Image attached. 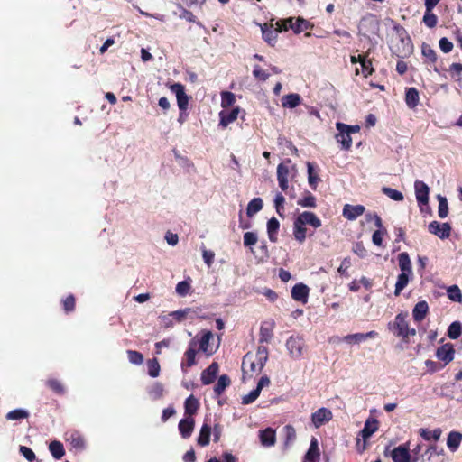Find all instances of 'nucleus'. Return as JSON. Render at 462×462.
Segmentation results:
<instances>
[{"mask_svg":"<svg viewBox=\"0 0 462 462\" xmlns=\"http://www.w3.org/2000/svg\"><path fill=\"white\" fill-rule=\"evenodd\" d=\"M421 52L429 62L435 63L437 61V53L429 44H422Z\"/></svg>","mask_w":462,"mask_h":462,"instance_id":"50","label":"nucleus"},{"mask_svg":"<svg viewBox=\"0 0 462 462\" xmlns=\"http://www.w3.org/2000/svg\"><path fill=\"white\" fill-rule=\"evenodd\" d=\"M286 348L292 358H300L305 348L303 337L300 336H291L286 341Z\"/></svg>","mask_w":462,"mask_h":462,"instance_id":"8","label":"nucleus"},{"mask_svg":"<svg viewBox=\"0 0 462 462\" xmlns=\"http://www.w3.org/2000/svg\"><path fill=\"white\" fill-rule=\"evenodd\" d=\"M127 356L129 361L134 365H141L143 362V356L135 350H127Z\"/></svg>","mask_w":462,"mask_h":462,"instance_id":"58","label":"nucleus"},{"mask_svg":"<svg viewBox=\"0 0 462 462\" xmlns=\"http://www.w3.org/2000/svg\"><path fill=\"white\" fill-rule=\"evenodd\" d=\"M378 430V421L374 419L372 421L366 420L360 434L364 439L370 438Z\"/></svg>","mask_w":462,"mask_h":462,"instance_id":"41","label":"nucleus"},{"mask_svg":"<svg viewBox=\"0 0 462 462\" xmlns=\"http://www.w3.org/2000/svg\"><path fill=\"white\" fill-rule=\"evenodd\" d=\"M198 342L195 338L191 339L189 344V348L186 350L184 356L185 360L181 363V368L191 367L196 365V354L198 352Z\"/></svg>","mask_w":462,"mask_h":462,"instance_id":"11","label":"nucleus"},{"mask_svg":"<svg viewBox=\"0 0 462 462\" xmlns=\"http://www.w3.org/2000/svg\"><path fill=\"white\" fill-rule=\"evenodd\" d=\"M448 298L454 302H462L461 290L457 285H451L447 289Z\"/></svg>","mask_w":462,"mask_h":462,"instance_id":"45","label":"nucleus"},{"mask_svg":"<svg viewBox=\"0 0 462 462\" xmlns=\"http://www.w3.org/2000/svg\"><path fill=\"white\" fill-rule=\"evenodd\" d=\"M336 128L338 131L335 135L337 142L341 144L342 150L349 151L352 147L351 134L359 133L360 126L357 125H348L342 122H337Z\"/></svg>","mask_w":462,"mask_h":462,"instance_id":"4","label":"nucleus"},{"mask_svg":"<svg viewBox=\"0 0 462 462\" xmlns=\"http://www.w3.org/2000/svg\"><path fill=\"white\" fill-rule=\"evenodd\" d=\"M211 435V427L204 423L199 430V434L197 439L198 445L206 447L209 444Z\"/></svg>","mask_w":462,"mask_h":462,"instance_id":"33","label":"nucleus"},{"mask_svg":"<svg viewBox=\"0 0 462 462\" xmlns=\"http://www.w3.org/2000/svg\"><path fill=\"white\" fill-rule=\"evenodd\" d=\"M378 337V333L374 330H371L367 333H356L350 334L344 337V341L346 343H360L368 338H375Z\"/></svg>","mask_w":462,"mask_h":462,"instance_id":"29","label":"nucleus"},{"mask_svg":"<svg viewBox=\"0 0 462 462\" xmlns=\"http://www.w3.org/2000/svg\"><path fill=\"white\" fill-rule=\"evenodd\" d=\"M358 30L360 34L369 38L370 34H376L379 31V22L374 15L369 14L360 20Z\"/></svg>","mask_w":462,"mask_h":462,"instance_id":"7","label":"nucleus"},{"mask_svg":"<svg viewBox=\"0 0 462 462\" xmlns=\"http://www.w3.org/2000/svg\"><path fill=\"white\" fill-rule=\"evenodd\" d=\"M258 237L255 232H246L244 234L243 242L245 246H252L257 243Z\"/></svg>","mask_w":462,"mask_h":462,"instance_id":"59","label":"nucleus"},{"mask_svg":"<svg viewBox=\"0 0 462 462\" xmlns=\"http://www.w3.org/2000/svg\"><path fill=\"white\" fill-rule=\"evenodd\" d=\"M332 412L326 408H319L311 415V420L316 428L320 427L325 422L330 420Z\"/></svg>","mask_w":462,"mask_h":462,"instance_id":"18","label":"nucleus"},{"mask_svg":"<svg viewBox=\"0 0 462 462\" xmlns=\"http://www.w3.org/2000/svg\"><path fill=\"white\" fill-rule=\"evenodd\" d=\"M420 102L419 91L416 88H407L405 90V103L411 109H414Z\"/></svg>","mask_w":462,"mask_h":462,"instance_id":"26","label":"nucleus"},{"mask_svg":"<svg viewBox=\"0 0 462 462\" xmlns=\"http://www.w3.org/2000/svg\"><path fill=\"white\" fill-rule=\"evenodd\" d=\"M29 417V412L22 410V409H15L11 411H9L5 418L9 420H17L22 419H27Z\"/></svg>","mask_w":462,"mask_h":462,"instance_id":"51","label":"nucleus"},{"mask_svg":"<svg viewBox=\"0 0 462 462\" xmlns=\"http://www.w3.org/2000/svg\"><path fill=\"white\" fill-rule=\"evenodd\" d=\"M411 277H412L411 273H401L398 275L394 290L395 296H399L401 294L402 290L408 285Z\"/></svg>","mask_w":462,"mask_h":462,"instance_id":"37","label":"nucleus"},{"mask_svg":"<svg viewBox=\"0 0 462 462\" xmlns=\"http://www.w3.org/2000/svg\"><path fill=\"white\" fill-rule=\"evenodd\" d=\"M253 75L255 79L261 81H265L270 77V74L263 69L259 65H255L254 67Z\"/></svg>","mask_w":462,"mask_h":462,"instance_id":"60","label":"nucleus"},{"mask_svg":"<svg viewBox=\"0 0 462 462\" xmlns=\"http://www.w3.org/2000/svg\"><path fill=\"white\" fill-rule=\"evenodd\" d=\"M190 289H191L190 282L187 280L180 282L176 285V292L181 297L188 295Z\"/></svg>","mask_w":462,"mask_h":462,"instance_id":"55","label":"nucleus"},{"mask_svg":"<svg viewBox=\"0 0 462 462\" xmlns=\"http://www.w3.org/2000/svg\"><path fill=\"white\" fill-rule=\"evenodd\" d=\"M236 102V96L229 91L221 92V106L225 109L232 106Z\"/></svg>","mask_w":462,"mask_h":462,"instance_id":"48","label":"nucleus"},{"mask_svg":"<svg viewBox=\"0 0 462 462\" xmlns=\"http://www.w3.org/2000/svg\"><path fill=\"white\" fill-rule=\"evenodd\" d=\"M319 443L316 438H312L309 449L304 457L303 462H319Z\"/></svg>","mask_w":462,"mask_h":462,"instance_id":"22","label":"nucleus"},{"mask_svg":"<svg viewBox=\"0 0 462 462\" xmlns=\"http://www.w3.org/2000/svg\"><path fill=\"white\" fill-rule=\"evenodd\" d=\"M310 289L303 283H297L291 289V297L294 300L307 303Z\"/></svg>","mask_w":462,"mask_h":462,"instance_id":"16","label":"nucleus"},{"mask_svg":"<svg viewBox=\"0 0 462 462\" xmlns=\"http://www.w3.org/2000/svg\"><path fill=\"white\" fill-rule=\"evenodd\" d=\"M306 225L319 228L322 224L321 220L313 212L304 211L300 213L293 221V236L300 244L306 240Z\"/></svg>","mask_w":462,"mask_h":462,"instance_id":"2","label":"nucleus"},{"mask_svg":"<svg viewBox=\"0 0 462 462\" xmlns=\"http://www.w3.org/2000/svg\"><path fill=\"white\" fill-rule=\"evenodd\" d=\"M19 452L29 461V462H35L36 456L32 448L26 447V446H20Z\"/></svg>","mask_w":462,"mask_h":462,"instance_id":"61","label":"nucleus"},{"mask_svg":"<svg viewBox=\"0 0 462 462\" xmlns=\"http://www.w3.org/2000/svg\"><path fill=\"white\" fill-rule=\"evenodd\" d=\"M199 408V402L198 399L193 395L190 394L184 402V410H185V415L189 416V418H192L193 415H195Z\"/></svg>","mask_w":462,"mask_h":462,"instance_id":"30","label":"nucleus"},{"mask_svg":"<svg viewBox=\"0 0 462 462\" xmlns=\"http://www.w3.org/2000/svg\"><path fill=\"white\" fill-rule=\"evenodd\" d=\"M274 320L263 321L260 327L259 343H269L273 337Z\"/></svg>","mask_w":462,"mask_h":462,"instance_id":"13","label":"nucleus"},{"mask_svg":"<svg viewBox=\"0 0 462 462\" xmlns=\"http://www.w3.org/2000/svg\"><path fill=\"white\" fill-rule=\"evenodd\" d=\"M428 230L430 234L437 236L440 239H446L450 236L451 226L448 223L432 221L429 224Z\"/></svg>","mask_w":462,"mask_h":462,"instance_id":"10","label":"nucleus"},{"mask_svg":"<svg viewBox=\"0 0 462 462\" xmlns=\"http://www.w3.org/2000/svg\"><path fill=\"white\" fill-rule=\"evenodd\" d=\"M462 441V434L458 431H451L447 439V446L451 451H456Z\"/></svg>","mask_w":462,"mask_h":462,"instance_id":"39","label":"nucleus"},{"mask_svg":"<svg viewBox=\"0 0 462 462\" xmlns=\"http://www.w3.org/2000/svg\"><path fill=\"white\" fill-rule=\"evenodd\" d=\"M461 335V324L459 321L452 322L448 328V337L451 339H457Z\"/></svg>","mask_w":462,"mask_h":462,"instance_id":"53","label":"nucleus"},{"mask_svg":"<svg viewBox=\"0 0 462 462\" xmlns=\"http://www.w3.org/2000/svg\"><path fill=\"white\" fill-rule=\"evenodd\" d=\"M365 211L363 205H350L346 204L343 208L342 215L347 220H356L358 217L362 216Z\"/></svg>","mask_w":462,"mask_h":462,"instance_id":"15","label":"nucleus"},{"mask_svg":"<svg viewBox=\"0 0 462 462\" xmlns=\"http://www.w3.org/2000/svg\"><path fill=\"white\" fill-rule=\"evenodd\" d=\"M438 200H439V208H438V214L440 218H445L448 214V201L445 197H442L441 195H438Z\"/></svg>","mask_w":462,"mask_h":462,"instance_id":"54","label":"nucleus"},{"mask_svg":"<svg viewBox=\"0 0 462 462\" xmlns=\"http://www.w3.org/2000/svg\"><path fill=\"white\" fill-rule=\"evenodd\" d=\"M454 355L455 349L453 345L450 343H447L439 346L436 351L437 358L444 362V366L453 360Z\"/></svg>","mask_w":462,"mask_h":462,"instance_id":"12","label":"nucleus"},{"mask_svg":"<svg viewBox=\"0 0 462 462\" xmlns=\"http://www.w3.org/2000/svg\"><path fill=\"white\" fill-rule=\"evenodd\" d=\"M239 114V107H235L229 112L221 111L219 113V125L226 128L229 124L235 122L237 119Z\"/></svg>","mask_w":462,"mask_h":462,"instance_id":"25","label":"nucleus"},{"mask_svg":"<svg viewBox=\"0 0 462 462\" xmlns=\"http://www.w3.org/2000/svg\"><path fill=\"white\" fill-rule=\"evenodd\" d=\"M263 203L261 198H254L247 205L246 214L249 217L259 212L263 208Z\"/></svg>","mask_w":462,"mask_h":462,"instance_id":"42","label":"nucleus"},{"mask_svg":"<svg viewBox=\"0 0 462 462\" xmlns=\"http://www.w3.org/2000/svg\"><path fill=\"white\" fill-rule=\"evenodd\" d=\"M275 25L277 26V32H287L291 29L295 33H300L310 29V22L301 17H298L295 21L293 17L282 19L277 21Z\"/></svg>","mask_w":462,"mask_h":462,"instance_id":"5","label":"nucleus"},{"mask_svg":"<svg viewBox=\"0 0 462 462\" xmlns=\"http://www.w3.org/2000/svg\"><path fill=\"white\" fill-rule=\"evenodd\" d=\"M385 457H391L393 462H411L410 443H403L390 450L387 446L383 451Z\"/></svg>","mask_w":462,"mask_h":462,"instance_id":"6","label":"nucleus"},{"mask_svg":"<svg viewBox=\"0 0 462 462\" xmlns=\"http://www.w3.org/2000/svg\"><path fill=\"white\" fill-rule=\"evenodd\" d=\"M449 71L451 73L452 78L456 80H461L462 74V64L461 63H453L450 65Z\"/></svg>","mask_w":462,"mask_h":462,"instance_id":"63","label":"nucleus"},{"mask_svg":"<svg viewBox=\"0 0 462 462\" xmlns=\"http://www.w3.org/2000/svg\"><path fill=\"white\" fill-rule=\"evenodd\" d=\"M408 312H401L397 314L393 321L388 323V329L396 337L402 338L403 343H409V337L416 335V329L410 328L408 322Z\"/></svg>","mask_w":462,"mask_h":462,"instance_id":"3","label":"nucleus"},{"mask_svg":"<svg viewBox=\"0 0 462 462\" xmlns=\"http://www.w3.org/2000/svg\"><path fill=\"white\" fill-rule=\"evenodd\" d=\"M297 204L302 208H315L317 207V199L310 191L306 190L303 197L297 200Z\"/></svg>","mask_w":462,"mask_h":462,"instance_id":"38","label":"nucleus"},{"mask_svg":"<svg viewBox=\"0 0 462 462\" xmlns=\"http://www.w3.org/2000/svg\"><path fill=\"white\" fill-rule=\"evenodd\" d=\"M263 39L270 45L273 46L277 41L278 32L277 27L273 30V24L264 23L261 26Z\"/></svg>","mask_w":462,"mask_h":462,"instance_id":"28","label":"nucleus"},{"mask_svg":"<svg viewBox=\"0 0 462 462\" xmlns=\"http://www.w3.org/2000/svg\"><path fill=\"white\" fill-rule=\"evenodd\" d=\"M422 21L427 27L434 28L438 23V17L433 13V11H430V9H425V14L423 15Z\"/></svg>","mask_w":462,"mask_h":462,"instance_id":"47","label":"nucleus"},{"mask_svg":"<svg viewBox=\"0 0 462 462\" xmlns=\"http://www.w3.org/2000/svg\"><path fill=\"white\" fill-rule=\"evenodd\" d=\"M308 169V181L309 185L313 190H316L318 183L320 181V178L319 177V172L315 169L313 163L308 162H307Z\"/></svg>","mask_w":462,"mask_h":462,"instance_id":"34","label":"nucleus"},{"mask_svg":"<svg viewBox=\"0 0 462 462\" xmlns=\"http://www.w3.org/2000/svg\"><path fill=\"white\" fill-rule=\"evenodd\" d=\"M397 259L401 272L412 274L411 262L408 253L402 252L399 254Z\"/></svg>","mask_w":462,"mask_h":462,"instance_id":"32","label":"nucleus"},{"mask_svg":"<svg viewBox=\"0 0 462 462\" xmlns=\"http://www.w3.org/2000/svg\"><path fill=\"white\" fill-rule=\"evenodd\" d=\"M148 374L151 377H158L161 371L159 361L156 358L147 361Z\"/></svg>","mask_w":462,"mask_h":462,"instance_id":"49","label":"nucleus"},{"mask_svg":"<svg viewBox=\"0 0 462 462\" xmlns=\"http://www.w3.org/2000/svg\"><path fill=\"white\" fill-rule=\"evenodd\" d=\"M301 97L297 93L285 95L282 97V106L283 107L294 108L300 104Z\"/></svg>","mask_w":462,"mask_h":462,"instance_id":"35","label":"nucleus"},{"mask_svg":"<svg viewBox=\"0 0 462 462\" xmlns=\"http://www.w3.org/2000/svg\"><path fill=\"white\" fill-rule=\"evenodd\" d=\"M219 366L217 363L213 362L211 365H209L202 373H201V383L204 385H208L212 383L216 378L217 374L218 373Z\"/></svg>","mask_w":462,"mask_h":462,"instance_id":"17","label":"nucleus"},{"mask_svg":"<svg viewBox=\"0 0 462 462\" xmlns=\"http://www.w3.org/2000/svg\"><path fill=\"white\" fill-rule=\"evenodd\" d=\"M230 384L231 380L227 374L220 375L217 383L214 386V393L216 396L219 397Z\"/></svg>","mask_w":462,"mask_h":462,"instance_id":"36","label":"nucleus"},{"mask_svg":"<svg viewBox=\"0 0 462 462\" xmlns=\"http://www.w3.org/2000/svg\"><path fill=\"white\" fill-rule=\"evenodd\" d=\"M195 311L192 310L190 308H186L184 310H179L176 311L171 312L170 315L173 317L178 322H181L184 319H186L188 317L190 319L193 318V315Z\"/></svg>","mask_w":462,"mask_h":462,"instance_id":"46","label":"nucleus"},{"mask_svg":"<svg viewBox=\"0 0 462 462\" xmlns=\"http://www.w3.org/2000/svg\"><path fill=\"white\" fill-rule=\"evenodd\" d=\"M170 89L176 95L178 107L180 112H186L189 107V97L185 92V87L181 83H174L171 85Z\"/></svg>","mask_w":462,"mask_h":462,"instance_id":"9","label":"nucleus"},{"mask_svg":"<svg viewBox=\"0 0 462 462\" xmlns=\"http://www.w3.org/2000/svg\"><path fill=\"white\" fill-rule=\"evenodd\" d=\"M195 420L193 418L181 419L179 422L178 428L183 439H189L194 430Z\"/></svg>","mask_w":462,"mask_h":462,"instance_id":"21","label":"nucleus"},{"mask_svg":"<svg viewBox=\"0 0 462 462\" xmlns=\"http://www.w3.org/2000/svg\"><path fill=\"white\" fill-rule=\"evenodd\" d=\"M441 430L439 428H437L433 430H430L428 429H420V435L425 439V440H439L441 436Z\"/></svg>","mask_w":462,"mask_h":462,"instance_id":"44","label":"nucleus"},{"mask_svg":"<svg viewBox=\"0 0 462 462\" xmlns=\"http://www.w3.org/2000/svg\"><path fill=\"white\" fill-rule=\"evenodd\" d=\"M260 391L258 389L252 390L248 394L243 396L242 403L243 404H250L253 403L260 395Z\"/></svg>","mask_w":462,"mask_h":462,"instance_id":"62","label":"nucleus"},{"mask_svg":"<svg viewBox=\"0 0 462 462\" xmlns=\"http://www.w3.org/2000/svg\"><path fill=\"white\" fill-rule=\"evenodd\" d=\"M268 348L264 346H259L255 355L247 353L245 355L242 362V370L244 374H259L263 369L268 360Z\"/></svg>","mask_w":462,"mask_h":462,"instance_id":"1","label":"nucleus"},{"mask_svg":"<svg viewBox=\"0 0 462 462\" xmlns=\"http://www.w3.org/2000/svg\"><path fill=\"white\" fill-rule=\"evenodd\" d=\"M45 383L54 393L58 395H63L66 392L63 383L58 379H48Z\"/></svg>","mask_w":462,"mask_h":462,"instance_id":"43","label":"nucleus"},{"mask_svg":"<svg viewBox=\"0 0 462 462\" xmlns=\"http://www.w3.org/2000/svg\"><path fill=\"white\" fill-rule=\"evenodd\" d=\"M360 64L362 68V73L365 78L373 74L374 68L370 60L365 59Z\"/></svg>","mask_w":462,"mask_h":462,"instance_id":"64","label":"nucleus"},{"mask_svg":"<svg viewBox=\"0 0 462 462\" xmlns=\"http://www.w3.org/2000/svg\"><path fill=\"white\" fill-rule=\"evenodd\" d=\"M429 312V305L425 300H420L415 304L412 310V317L414 321L421 322Z\"/></svg>","mask_w":462,"mask_h":462,"instance_id":"23","label":"nucleus"},{"mask_svg":"<svg viewBox=\"0 0 462 462\" xmlns=\"http://www.w3.org/2000/svg\"><path fill=\"white\" fill-rule=\"evenodd\" d=\"M63 310L66 313L72 312L75 310L76 299L74 295L69 294L62 300Z\"/></svg>","mask_w":462,"mask_h":462,"instance_id":"56","label":"nucleus"},{"mask_svg":"<svg viewBox=\"0 0 462 462\" xmlns=\"http://www.w3.org/2000/svg\"><path fill=\"white\" fill-rule=\"evenodd\" d=\"M280 229V222L274 217L270 218L267 222V234L271 242L276 243L278 241V232Z\"/></svg>","mask_w":462,"mask_h":462,"instance_id":"31","label":"nucleus"},{"mask_svg":"<svg viewBox=\"0 0 462 462\" xmlns=\"http://www.w3.org/2000/svg\"><path fill=\"white\" fill-rule=\"evenodd\" d=\"M285 202V199L284 197L281 194V193H278L276 196H275V199H274V204H275V209H276V212L277 214L283 217L284 215H283V212H284V204Z\"/></svg>","mask_w":462,"mask_h":462,"instance_id":"57","label":"nucleus"},{"mask_svg":"<svg viewBox=\"0 0 462 462\" xmlns=\"http://www.w3.org/2000/svg\"><path fill=\"white\" fill-rule=\"evenodd\" d=\"M49 450L55 459H60L65 455L63 444L60 441L53 440L49 444Z\"/></svg>","mask_w":462,"mask_h":462,"instance_id":"40","label":"nucleus"},{"mask_svg":"<svg viewBox=\"0 0 462 462\" xmlns=\"http://www.w3.org/2000/svg\"><path fill=\"white\" fill-rule=\"evenodd\" d=\"M259 439L263 447H273L276 443V431L273 428H266L259 431Z\"/></svg>","mask_w":462,"mask_h":462,"instance_id":"19","label":"nucleus"},{"mask_svg":"<svg viewBox=\"0 0 462 462\" xmlns=\"http://www.w3.org/2000/svg\"><path fill=\"white\" fill-rule=\"evenodd\" d=\"M289 175V167L282 162L280 163L277 167V180L282 191H286L288 189Z\"/></svg>","mask_w":462,"mask_h":462,"instance_id":"20","label":"nucleus"},{"mask_svg":"<svg viewBox=\"0 0 462 462\" xmlns=\"http://www.w3.org/2000/svg\"><path fill=\"white\" fill-rule=\"evenodd\" d=\"M382 191L384 195L394 201H402L404 199L403 194L401 191L389 187H383Z\"/></svg>","mask_w":462,"mask_h":462,"instance_id":"52","label":"nucleus"},{"mask_svg":"<svg viewBox=\"0 0 462 462\" xmlns=\"http://www.w3.org/2000/svg\"><path fill=\"white\" fill-rule=\"evenodd\" d=\"M213 333L211 331H206L203 336L201 337L199 341L198 342V350L207 354V355H212L215 350L213 347L209 346V341L213 339Z\"/></svg>","mask_w":462,"mask_h":462,"instance_id":"24","label":"nucleus"},{"mask_svg":"<svg viewBox=\"0 0 462 462\" xmlns=\"http://www.w3.org/2000/svg\"><path fill=\"white\" fill-rule=\"evenodd\" d=\"M66 441L77 450H82L85 447L84 438L77 431L66 433Z\"/></svg>","mask_w":462,"mask_h":462,"instance_id":"27","label":"nucleus"},{"mask_svg":"<svg viewBox=\"0 0 462 462\" xmlns=\"http://www.w3.org/2000/svg\"><path fill=\"white\" fill-rule=\"evenodd\" d=\"M416 199L420 205H427L429 202L430 189L422 180L414 183Z\"/></svg>","mask_w":462,"mask_h":462,"instance_id":"14","label":"nucleus"}]
</instances>
